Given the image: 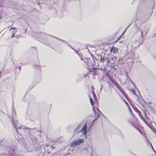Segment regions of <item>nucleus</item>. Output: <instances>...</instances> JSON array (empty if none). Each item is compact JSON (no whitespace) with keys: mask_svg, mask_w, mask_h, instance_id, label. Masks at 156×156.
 <instances>
[{"mask_svg":"<svg viewBox=\"0 0 156 156\" xmlns=\"http://www.w3.org/2000/svg\"><path fill=\"white\" fill-rule=\"evenodd\" d=\"M12 122L14 127L15 128L16 130L17 135L19 134L20 136V137L18 139V141L19 142L21 145L22 146H24L25 145V141L23 137L18 132V129H24L21 126H19V123L17 121H13V117H12Z\"/></svg>","mask_w":156,"mask_h":156,"instance_id":"1","label":"nucleus"},{"mask_svg":"<svg viewBox=\"0 0 156 156\" xmlns=\"http://www.w3.org/2000/svg\"><path fill=\"white\" fill-rule=\"evenodd\" d=\"M5 149L8 153L7 156H15L16 153V151L13 147L12 146L7 147Z\"/></svg>","mask_w":156,"mask_h":156,"instance_id":"2","label":"nucleus"},{"mask_svg":"<svg viewBox=\"0 0 156 156\" xmlns=\"http://www.w3.org/2000/svg\"><path fill=\"white\" fill-rule=\"evenodd\" d=\"M84 141V140L83 139H78L71 143L70 145V147H74L76 145H79L83 143Z\"/></svg>","mask_w":156,"mask_h":156,"instance_id":"3","label":"nucleus"},{"mask_svg":"<svg viewBox=\"0 0 156 156\" xmlns=\"http://www.w3.org/2000/svg\"><path fill=\"white\" fill-rule=\"evenodd\" d=\"M98 58L100 57V62L101 63H103L105 61L108 57L106 55L105 52H102L101 55H98Z\"/></svg>","mask_w":156,"mask_h":156,"instance_id":"4","label":"nucleus"},{"mask_svg":"<svg viewBox=\"0 0 156 156\" xmlns=\"http://www.w3.org/2000/svg\"><path fill=\"white\" fill-rule=\"evenodd\" d=\"M40 34V37L41 39H43L44 40H46L47 38H48V37L49 36H51V37L53 38L52 36H53L52 35H50L48 34H46L44 33H37V35H38ZM54 38H55L54 37Z\"/></svg>","mask_w":156,"mask_h":156,"instance_id":"5","label":"nucleus"},{"mask_svg":"<svg viewBox=\"0 0 156 156\" xmlns=\"http://www.w3.org/2000/svg\"><path fill=\"white\" fill-rule=\"evenodd\" d=\"M97 109L98 111V112H97V113L96 112V111H95V110L94 109V108H93V110L95 112V117L97 116V118H96L94 119V120L93 121V122H94L96 121V120L99 117V116H100V115H101V112L100 111V110H99V109L98 108H97Z\"/></svg>","mask_w":156,"mask_h":156,"instance_id":"6","label":"nucleus"},{"mask_svg":"<svg viewBox=\"0 0 156 156\" xmlns=\"http://www.w3.org/2000/svg\"><path fill=\"white\" fill-rule=\"evenodd\" d=\"M87 126L86 124H85L83 126L82 129L80 131V132H83L82 135H84V136L87 138Z\"/></svg>","mask_w":156,"mask_h":156,"instance_id":"7","label":"nucleus"},{"mask_svg":"<svg viewBox=\"0 0 156 156\" xmlns=\"http://www.w3.org/2000/svg\"><path fill=\"white\" fill-rule=\"evenodd\" d=\"M53 37H55V39H56L57 40H58V41L62 42L66 44V45H67L68 46L71 48L73 49V50H74L75 49H74V48H73V47H72L69 44H68L67 42L66 41L62 40L61 39H60L59 38H58V37H55V36H52Z\"/></svg>","mask_w":156,"mask_h":156,"instance_id":"8","label":"nucleus"},{"mask_svg":"<svg viewBox=\"0 0 156 156\" xmlns=\"http://www.w3.org/2000/svg\"><path fill=\"white\" fill-rule=\"evenodd\" d=\"M115 85L117 88L120 90V91L122 92V87L119 86L118 84L115 81H114V80L112 82Z\"/></svg>","mask_w":156,"mask_h":156,"instance_id":"9","label":"nucleus"},{"mask_svg":"<svg viewBox=\"0 0 156 156\" xmlns=\"http://www.w3.org/2000/svg\"><path fill=\"white\" fill-rule=\"evenodd\" d=\"M115 85L117 88L120 90V91L122 92V87L119 86L118 84L115 81H114V80L112 82Z\"/></svg>","mask_w":156,"mask_h":156,"instance_id":"10","label":"nucleus"},{"mask_svg":"<svg viewBox=\"0 0 156 156\" xmlns=\"http://www.w3.org/2000/svg\"><path fill=\"white\" fill-rule=\"evenodd\" d=\"M118 49L117 48H116L114 47H112L110 50V51L111 52H113L114 53H116L118 51Z\"/></svg>","mask_w":156,"mask_h":156,"instance_id":"11","label":"nucleus"},{"mask_svg":"<svg viewBox=\"0 0 156 156\" xmlns=\"http://www.w3.org/2000/svg\"><path fill=\"white\" fill-rule=\"evenodd\" d=\"M151 129L154 133H156V130H155L154 127L151 125L149 124L147 126Z\"/></svg>","mask_w":156,"mask_h":156,"instance_id":"12","label":"nucleus"},{"mask_svg":"<svg viewBox=\"0 0 156 156\" xmlns=\"http://www.w3.org/2000/svg\"><path fill=\"white\" fill-rule=\"evenodd\" d=\"M24 129H30V128H28V127H25L24 128ZM32 129V130H35V131L36 132H39L40 134L41 133H42V131L41 130H37V129H36L35 128H33V129Z\"/></svg>","mask_w":156,"mask_h":156,"instance_id":"13","label":"nucleus"},{"mask_svg":"<svg viewBox=\"0 0 156 156\" xmlns=\"http://www.w3.org/2000/svg\"><path fill=\"white\" fill-rule=\"evenodd\" d=\"M106 66H108L110 63V58L108 57L106 60Z\"/></svg>","mask_w":156,"mask_h":156,"instance_id":"14","label":"nucleus"},{"mask_svg":"<svg viewBox=\"0 0 156 156\" xmlns=\"http://www.w3.org/2000/svg\"><path fill=\"white\" fill-rule=\"evenodd\" d=\"M91 71L92 72H93L94 74H95L97 73V69L95 68H93L91 69Z\"/></svg>","mask_w":156,"mask_h":156,"instance_id":"15","label":"nucleus"},{"mask_svg":"<svg viewBox=\"0 0 156 156\" xmlns=\"http://www.w3.org/2000/svg\"><path fill=\"white\" fill-rule=\"evenodd\" d=\"M92 94L93 97L94 98V99L95 100L96 99H97L96 96V94L94 92V91L93 90V91H92Z\"/></svg>","mask_w":156,"mask_h":156,"instance_id":"16","label":"nucleus"},{"mask_svg":"<svg viewBox=\"0 0 156 156\" xmlns=\"http://www.w3.org/2000/svg\"><path fill=\"white\" fill-rule=\"evenodd\" d=\"M90 101L92 106H93L94 104V102L93 101V99L91 97H89Z\"/></svg>","mask_w":156,"mask_h":156,"instance_id":"17","label":"nucleus"},{"mask_svg":"<svg viewBox=\"0 0 156 156\" xmlns=\"http://www.w3.org/2000/svg\"><path fill=\"white\" fill-rule=\"evenodd\" d=\"M137 110L138 111V113L140 117L141 118V119H144V117L143 116L141 115L140 112V111H139L138 110Z\"/></svg>","mask_w":156,"mask_h":156,"instance_id":"18","label":"nucleus"},{"mask_svg":"<svg viewBox=\"0 0 156 156\" xmlns=\"http://www.w3.org/2000/svg\"><path fill=\"white\" fill-rule=\"evenodd\" d=\"M116 57L115 56H114L111 58V60L113 61V62H115V61Z\"/></svg>","mask_w":156,"mask_h":156,"instance_id":"19","label":"nucleus"},{"mask_svg":"<svg viewBox=\"0 0 156 156\" xmlns=\"http://www.w3.org/2000/svg\"><path fill=\"white\" fill-rule=\"evenodd\" d=\"M146 142L147 144L148 145H149L150 144H151L149 141V140L147 139V138H146Z\"/></svg>","mask_w":156,"mask_h":156,"instance_id":"20","label":"nucleus"},{"mask_svg":"<svg viewBox=\"0 0 156 156\" xmlns=\"http://www.w3.org/2000/svg\"><path fill=\"white\" fill-rule=\"evenodd\" d=\"M108 78L112 82L114 81L112 78L109 75H108Z\"/></svg>","mask_w":156,"mask_h":156,"instance_id":"21","label":"nucleus"},{"mask_svg":"<svg viewBox=\"0 0 156 156\" xmlns=\"http://www.w3.org/2000/svg\"><path fill=\"white\" fill-rule=\"evenodd\" d=\"M16 32V31H12V37H11L12 38H13L14 37L15 34Z\"/></svg>","mask_w":156,"mask_h":156,"instance_id":"22","label":"nucleus"},{"mask_svg":"<svg viewBox=\"0 0 156 156\" xmlns=\"http://www.w3.org/2000/svg\"><path fill=\"white\" fill-rule=\"evenodd\" d=\"M110 67L111 69H114L115 70H116V68H115V66H112V65H110Z\"/></svg>","mask_w":156,"mask_h":156,"instance_id":"23","label":"nucleus"},{"mask_svg":"<svg viewBox=\"0 0 156 156\" xmlns=\"http://www.w3.org/2000/svg\"><path fill=\"white\" fill-rule=\"evenodd\" d=\"M131 90L133 92V94H134L136 96H137V94L136 93L134 89H133Z\"/></svg>","mask_w":156,"mask_h":156,"instance_id":"24","label":"nucleus"},{"mask_svg":"<svg viewBox=\"0 0 156 156\" xmlns=\"http://www.w3.org/2000/svg\"><path fill=\"white\" fill-rule=\"evenodd\" d=\"M144 122L145 123V124L147 125L148 126L149 124L148 123V122H147V121L146 120H144Z\"/></svg>","mask_w":156,"mask_h":156,"instance_id":"25","label":"nucleus"},{"mask_svg":"<svg viewBox=\"0 0 156 156\" xmlns=\"http://www.w3.org/2000/svg\"><path fill=\"white\" fill-rule=\"evenodd\" d=\"M84 63L85 64H86V65L87 64V60L86 59H84Z\"/></svg>","mask_w":156,"mask_h":156,"instance_id":"26","label":"nucleus"},{"mask_svg":"<svg viewBox=\"0 0 156 156\" xmlns=\"http://www.w3.org/2000/svg\"><path fill=\"white\" fill-rule=\"evenodd\" d=\"M12 112L13 113V116H14V115H16V112L15 111L13 110L12 111Z\"/></svg>","mask_w":156,"mask_h":156,"instance_id":"27","label":"nucleus"},{"mask_svg":"<svg viewBox=\"0 0 156 156\" xmlns=\"http://www.w3.org/2000/svg\"><path fill=\"white\" fill-rule=\"evenodd\" d=\"M93 61L94 62V63L97 60V59L95 57L94 58V60H93Z\"/></svg>","mask_w":156,"mask_h":156,"instance_id":"28","label":"nucleus"},{"mask_svg":"<svg viewBox=\"0 0 156 156\" xmlns=\"http://www.w3.org/2000/svg\"><path fill=\"white\" fill-rule=\"evenodd\" d=\"M74 51L75 52L76 54H77L78 55H80V54L78 53V51L75 49L74 50Z\"/></svg>","mask_w":156,"mask_h":156,"instance_id":"29","label":"nucleus"},{"mask_svg":"<svg viewBox=\"0 0 156 156\" xmlns=\"http://www.w3.org/2000/svg\"><path fill=\"white\" fill-rule=\"evenodd\" d=\"M131 23L127 27V28L125 29V30H124V31L123 33L125 32L126 31V30H127V29L131 25Z\"/></svg>","mask_w":156,"mask_h":156,"instance_id":"30","label":"nucleus"},{"mask_svg":"<svg viewBox=\"0 0 156 156\" xmlns=\"http://www.w3.org/2000/svg\"><path fill=\"white\" fill-rule=\"evenodd\" d=\"M79 56L80 57V59L82 61H83L84 59L80 56V55H79Z\"/></svg>","mask_w":156,"mask_h":156,"instance_id":"31","label":"nucleus"},{"mask_svg":"<svg viewBox=\"0 0 156 156\" xmlns=\"http://www.w3.org/2000/svg\"><path fill=\"white\" fill-rule=\"evenodd\" d=\"M16 29V27H12L9 30L10 31L12 29H14V30H15V29Z\"/></svg>","mask_w":156,"mask_h":156,"instance_id":"32","label":"nucleus"},{"mask_svg":"<svg viewBox=\"0 0 156 156\" xmlns=\"http://www.w3.org/2000/svg\"><path fill=\"white\" fill-rule=\"evenodd\" d=\"M90 54H91V57L94 60V58L95 57L92 54H91L90 53Z\"/></svg>","mask_w":156,"mask_h":156,"instance_id":"33","label":"nucleus"},{"mask_svg":"<svg viewBox=\"0 0 156 156\" xmlns=\"http://www.w3.org/2000/svg\"><path fill=\"white\" fill-rule=\"evenodd\" d=\"M90 54H91V57L94 60V58L95 57L92 54H91L90 53Z\"/></svg>","mask_w":156,"mask_h":156,"instance_id":"34","label":"nucleus"},{"mask_svg":"<svg viewBox=\"0 0 156 156\" xmlns=\"http://www.w3.org/2000/svg\"><path fill=\"white\" fill-rule=\"evenodd\" d=\"M37 67L38 70H40V67L39 65L37 66Z\"/></svg>","mask_w":156,"mask_h":156,"instance_id":"35","label":"nucleus"},{"mask_svg":"<svg viewBox=\"0 0 156 156\" xmlns=\"http://www.w3.org/2000/svg\"><path fill=\"white\" fill-rule=\"evenodd\" d=\"M143 31H141V36H142V37H143Z\"/></svg>","mask_w":156,"mask_h":156,"instance_id":"36","label":"nucleus"},{"mask_svg":"<svg viewBox=\"0 0 156 156\" xmlns=\"http://www.w3.org/2000/svg\"><path fill=\"white\" fill-rule=\"evenodd\" d=\"M121 37V36H120L119 38H118V39L115 42H117L120 39V37Z\"/></svg>","mask_w":156,"mask_h":156,"instance_id":"37","label":"nucleus"},{"mask_svg":"<svg viewBox=\"0 0 156 156\" xmlns=\"http://www.w3.org/2000/svg\"><path fill=\"white\" fill-rule=\"evenodd\" d=\"M18 69H19L20 70V71L21 70V66H19V67H18Z\"/></svg>","mask_w":156,"mask_h":156,"instance_id":"38","label":"nucleus"},{"mask_svg":"<svg viewBox=\"0 0 156 156\" xmlns=\"http://www.w3.org/2000/svg\"><path fill=\"white\" fill-rule=\"evenodd\" d=\"M5 67H4L2 69L1 71H3L4 70Z\"/></svg>","mask_w":156,"mask_h":156,"instance_id":"39","label":"nucleus"},{"mask_svg":"<svg viewBox=\"0 0 156 156\" xmlns=\"http://www.w3.org/2000/svg\"><path fill=\"white\" fill-rule=\"evenodd\" d=\"M152 149L153 150V151L154 152H155L156 153V152L154 150V149L153 147H152Z\"/></svg>","mask_w":156,"mask_h":156,"instance_id":"40","label":"nucleus"},{"mask_svg":"<svg viewBox=\"0 0 156 156\" xmlns=\"http://www.w3.org/2000/svg\"><path fill=\"white\" fill-rule=\"evenodd\" d=\"M150 145L151 146V148H152V147H153L151 144H150Z\"/></svg>","mask_w":156,"mask_h":156,"instance_id":"41","label":"nucleus"},{"mask_svg":"<svg viewBox=\"0 0 156 156\" xmlns=\"http://www.w3.org/2000/svg\"><path fill=\"white\" fill-rule=\"evenodd\" d=\"M1 76H2V73H1V71H0V77H1Z\"/></svg>","mask_w":156,"mask_h":156,"instance_id":"42","label":"nucleus"},{"mask_svg":"<svg viewBox=\"0 0 156 156\" xmlns=\"http://www.w3.org/2000/svg\"><path fill=\"white\" fill-rule=\"evenodd\" d=\"M144 121V120L145 121V120L146 119H144H144H141Z\"/></svg>","mask_w":156,"mask_h":156,"instance_id":"43","label":"nucleus"},{"mask_svg":"<svg viewBox=\"0 0 156 156\" xmlns=\"http://www.w3.org/2000/svg\"><path fill=\"white\" fill-rule=\"evenodd\" d=\"M144 121V120L145 121V120L146 119H144H144H141Z\"/></svg>","mask_w":156,"mask_h":156,"instance_id":"44","label":"nucleus"},{"mask_svg":"<svg viewBox=\"0 0 156 156\" xmlns=\"http://www.w3.org/2000/svg\"><path fill=\"white\" fill-rule=\"evenodd\" d=\"M144 121V120L145 121V120L146 119H144H144H141Z\"/></svg>","mask_w":156,"mask_h":156,"instance_id":"45","label":"nucleus"},{"mask_svg":"<svg viewBox=\"0 0 156 156\" xmlns=\"http://www.w3.org/2000/svg\"><path fill=\"white\" fill-rule=\"evenodd\" d=\"M138 110L137 108L135 110V111H136V112H137V113H138V110Z\"/></svg>","mask_w":156,"mask_h":156,"instance_id":"46","label":"nucleus"},{"mask_svg":"<svg viewBox=\"0 0 156 156\" xmlns=\"http://www.w3.org/2000/svg\"><path fill=\"white\" fill-rule=\"evenodd\" d=\"M102 88H101H101H100V92H101V90H102Z\"/></svg>","mask_w":156,"mask_h":156,"instance_id":"47","label":"nucleus"},{"mask_svg":"<svg viewBox=\"0 0 156 156\" xmlns=\"http://www.w3.org/2000/svg\"><path fill=\"white\" fill-rule=\"evenodd\" d=\"M3 6V5L1 4V5H0V7H2Z\"/></svg>","mask_w":156,"mask_h":156,"instance_id":"48","label":"nucleus"},{"mask_svg":"<svg viewBox=\"0 0 156 156\" xmlns=\"http://www.w3.org/2000/svg\"><path fill=\"white\" fill-rule=\"evenodd\" d=\"M101 88H103V86H102V84H101Z\"/></svg>","mask_w":156,"mask_h":156,"instance_id":"49","label":"nucleus"},{"mask_svg":"<svg viewBox=\"0 0 156 156\" xmlns=\"http://www.w3.org/2000/svg\"><path fill=\"white\" fill-rule=\"evenodd\" d=\"M133 154L134 155H135V156H136L135 154H133Z\"/></svg>","mask_w":156,"mask_h":156,"instance_id":"50","label":"nucleus"},{"mask_svg":"<svg viewBox=\"0 0 156 156\" xmlns=\"http://www.w3.org/2000/svg\"><path fill=\"white\" fill-rule=\"evenodd\" d=\"M92 126V125H91L90 126V128H91V127Z\"/></svg>","mask_w":156,"mask_h":156,"instance_id":"51","label":"nucleus"},{"mask_svg":"<svg viewBox=\"0 0 156 156\" xmlns=\"http://www.w3.org/2000/svg\"><path fill=\"white\" fill-rule=\"evenodd\" d=\"M92 88H93V87L92 86Z\"/></svg>","mask_w":156,"mask_h":156,"instance_id":"52","label":"nucleus"},{"mask_svg":"<svg viewBox=\"0 0 156 156\" xmlns=\"http://www.w3.org/2000/svg\"><path fill=\"white\" fill-rule=\"evenodd\" d=\"M88 51H89V52L90 53V52L89 50H88Z\"/></svg>","mask_w":156,"mask_h":156,"instance_id":"53","label":"nucleus"}]
</instances>
